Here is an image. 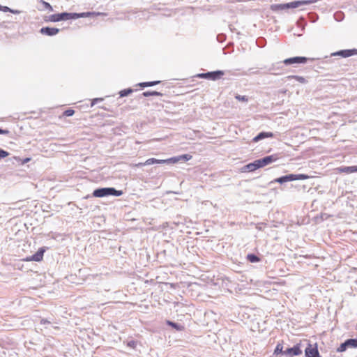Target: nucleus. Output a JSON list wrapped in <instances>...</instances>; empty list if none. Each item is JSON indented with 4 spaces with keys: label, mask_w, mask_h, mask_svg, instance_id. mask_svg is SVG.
I'll list each match as a JSON object with an SVG mask.
<instances>
[{
    "label": "nucleus",
    "mask_w": 357,
    "mask_h": 357,
    "mask_svg": "<svg viewBox=\"0 0 357 357\" xmlns=\"http://www.w3.org/2000/svg\"><path fill=\"white\" fill-rule=\"evenodd\" d=\"M95 15L93 12H84V13H68L63 12L60 13L52 14L48 16L47 21L57 22L61 21H67L70 20H77L81 17H91Z\"/></svg>",
    "instance_id": "f257e3e1"
},
{
    "label": "nucleus",
    "mask_w": 357,
    "mask_h": 357,
    "mask_svg": "<svg viewBox=\"0 0 357 357\" xmlns=\"http://www.w3.org/2000/svg\"><path fill=\"white\" fill-rule=\"evenodd\" d=\"M317 1V0H300L285 3L272 4L271 6V10L273 12H278L284 10L296 8L301 6L309 5Z\"/></svg>",
    "instance_id": "f03ea898"
},
{
    "label": "nucleus",
    "mask_w": 357,
    "mask_h": 357,
    "mask_svg": "<svg viewBox=\"0 0 357 357\" xmlns=\"http://www.w3.org/2000/svg\"><path fill=\"white\" fill-rule=\"evenodd\" d=\"M122 190H116L113 187H105L96 188L93 191L92 197H105L108 196L119 197L123 195Z\"/></svg>",
    "instance_id": "7ed1b4c3"
},
{
    "label": "nucleus",
    "mask_w": 357,
    "mask_h": 357,
    "mask_svg": "<svg viewBox=\"0 0 357 357\" xmlns=\"http://www.w3.org/2000/svg\"><path fill=\"white\" fill-rule=\"evenodd\" d=\"M310 176L307 174H289L287 175L282 176L279 178H277L274 179L273 181L270 182V184L273 183H279L280 184H283L289 181H294L296 180H305L307 178H309Z\"/></svg>",
    "instance_id": "20e7f679"
},
{
    "label": "nucleus",
    "mask_w": 357,
    "mask_h": 357,
    "mask_svg": "<svg viewBox=\"0 0 357 357\" xmlns=\"http://www.w3.org/2000/svg\"><path fill=\"white\" fill-rule=\"evenodd\" d=\"M224 75L225 72L223 70H218L215 71L199 73L197 75V77L199 78L215 81L220 79Z\"/></svg>",
    "instance_id": "39448f33"
},
{
    "label": "nucleus",
    "mask_w": 357,
    "mask_h": 357,
    "mask_svg": "<svg viewBox=\"0 0 357 357\" xmlns=\"http://www.w3.org/2000/svg\"><path fill=\"white\" fill-rule=\"evenodd\" d=\"M278 158H279L277 154H273L257 159L256 161L258 168L259 169L275 162Z\"/></svg>",
    "instance_id": "423d86ee"
},
{
    "label": "nucleus",
    "mask_w": 357,
    "mask_h": 357,
    "mask_svg": "<svg viewBox=\"0 0 357 357\" xmlns=\"http://www.w3.org/2000/svg\"><path fill=\"white\" fill-rule=\"evenodd\" d=\"M305 357H321L317 349V344L312 347L310 343H308L307 347L305 349Z\"/></svg>",
    "instance_id": "0eeeda50"
},
{
    "label": "nucleus",
    "mask_w": 357,
    "mask_h": 357,
    "mask_svg": "<svg viewBox=\"0 0 357 357\" xmlns=\"http://www.w3.org/2000/svg\"><path fill=\"white\" fill-rule=\"evenodd\" d=\"M307 58L305 56H294L284 59L282 63L286 66L293 65L296 63H305Z\"/></svg>",
    "instance_id": "6e6552de"
},
{
    "label": "nucleus",
    "mask_w": 357,
    "mask_h": 357,
    "mask_svg": "<svg viewBox=\"0 0 357 357\" xmlns=\"http://www.w3.org/2000/svg\"><path fill=\"white\" fill-rule=\"evenodd\" d=\"M301 354H302V350L301 349L300 343H298L294 347L287 348L286 350H284V356H299Z\"/></svg>",
    "instance_id": "1a4fd4ad"
},
{
    "label": "nucleus",
    "mask_w": 357,
    "mask_h": 357,
    "mask_svg": "<svg viewBox=\"0 0 357 357\" xmlns=\"http://www.w3.org/2000/svg\"><path fill=\"white\" fill-rule=\"evenodd\" d=\"M332 56H340L344 58L349 57L353 55H357V49H348V50H342L334 52L331 54Z\"/></svg>",
    "instance_id": "9d476101"
},
{
    "label": "nucleus",
    "mask_w": 357,
    "mask_h": 357,
    "mask_svg": "<svg viewBox=\"0 0 357 357\" xmlns=\"http://www.w3.org/2000/svg\"><path fill=\"white\" fill-rule=\"evenodd\" d=\"M45 248H40L38 251L29 257H27L26 261H40L43 260Z\"/></svg>",
    "instance_id": "9b49d317"
},
{
    "label": "nucleus",
    "mask_w": 357,
    "mask_h": 357,
    "mask_svg": "<svg viewBox=\"0 0 357 357\" xmlns=\"http://www.w3.org/2000/svg\"><path fill=\"white\" fill-rule=\"evenodd\" d=\"M60 29L56 27L44 26L40 30V33L48 36H53L59 32Z\"/></svg>",
    "instance_id": "f8f14e48"
},
{
    "label": "nucleus",
    "mask_w": 357,
    "mask_h": 357,
    "mask_svg": "<svg viewBox=\"0 0 357 357\" xmlns=\"http://www.w3.org/2000/svg\"><path fill=\"white\" fill-rule=\"evenodd\" d=\"M258 166H257V161L256 160L252 162H250L245 165H244L242 168H241V172H254L257 169H258Z\"/></svg>",
    "instance_id": "ddd939ff"
},
{
    "label": "nucleus",
    "mask_w": 357,
    "mask_h": 357,
    "mask_svg": "<svg viewBox=\"0 0 357 357\" xmlns=\"http://www.w3.org/2000/svg\"><path fill=\"white\" fill-rule=\"evenodd\" d=\"M273 133L271 132H261L258 135H257L253 139L252 141L254 142H257L261 139H264L267 137H273Z\"/></svg>",
    "instance_id": "4468645a"
},
{
    "label": "nucleus",
    "mask_w": 357,
    "mask_h": 357,
    "mask_svg": "<svg viewBox=\"0 0 357 357\" xmlns=\"http://www.w3.org/2000/svg\"><path fill=\"white\" fill-rule=\"evenodd\" d=\"M171 159H172L171 160L172 162V164H174V163H176L181 160L182 161H188L190 160L191 158H192V155H190V154H183V155H178V156H176V157H172V158H170Z\"/></svg>",
    "instance_id": "2eb2a0df"
},
{
    "label": "nucleus",
    "mask_w": 357,
    "mask_h": 357,
    "mask_svg": "<svg viewBox=\"0 0 357 357\" xmlns=\"http://www.w3.org/2000/svg\"><path fill=\"white\" fill-rule=\"evenodd\" d=\"M340 172L345 174H351L357 172V166H345L338 168Z\"/></svg>",
    "instance_id": "dca6fc26"
},
{
    "label": "nucleus",
    "mask_w": 357,
    "mask_h": 357,
    "mask_svg": "<svg viewBox=\"0 0 357 357\" xmlns=\"http://www.w3.org/2000/svg\"><path fill=\"white\" fill-rule=\"evenodd\" d=\"M273 354L278 355H284V351L283 350V344L282 342H278L274 349Z\"/></svg>",
    "instance_id": "f3484780"
},
{
    "label": "nucleus",
    "mask_w": 357,
    "mask_h": 357,
    "mask_svg": "<svg viewBox=\"0 0 357 357\" xmlns=\"http://www.w3.org/2000/svg\"><path fill=\"white\" fill-rule=\"evenodd\" d=\"M167 324L168 326L172 327L173 328H174L177 331H182L184 329V326H182L181 324L176 323V322H174V321H169V320L167 321Z\"/></svg>",
    "instance_id": "a211bd4d"
},
{
    "label": "nucleus",
    "mask_w": 357,
    "mask_h": 357,
    "mask_svg": "<svg viewBox=\"0 0 357 357\" xmlns=\"http://www.w3.org/2000/svg\"><path fill=\"white\" fill-rule=\"evenodd\" d=\"M246 258L250 263H257L261 261V259L254 253L248 254Z\"/></svg>",
    "instance_id": "6ab92c4d"
},
{
    "label": "nucleus",
    "mask_w": 357,
    "mask_h": 357,
    "mask_svg": "<svg viewBox=\"0 0 357 357\" xmlns=\"http://www.w3.org/2000/svg\"><path fill=\"white\" fill-rule=\"evenodd\" d=\"M142 96L144 97H149V96H162V93L161 92L152 91H144L142 93Z\"/></svg>",
    "instance_id": "aec40b11"
},
{
    "label": "nucleus",
    "mask_w": 357,
    "mask_h": 357,
    "mask_svg": "<svg viewBox=\"0 0 357 357\" xmlns=\"http://www.w3.org/2000/svg\"><path fill=\"white\" fill-rule=\"evenodd\" d=\"M155 162H156V158H151L147 159L144 162L138 163L137 165H136V166L137 167H143V166H146V165H151L155 164Z\"/></svg>",
    "instance_id": "412c9836"
},
{
    "label": "nucleus",
    "mask_w": 357,
    "mask_h": 357,
    "mask_svg": "<svg viewBox=\"0 0 357 357\" xmlns=\"http://www.w3.org/2000/svg\"><path fill=\"white\" fill-rule=\"evenodd\" d=\"M287 78L289 80L292 79H296V81H298V82L302 83V84H305L307 82L305 78L302 76L289 75Z\"/></svg>",
    "instance_id": "4be33fe9"
},
{
    "label": "nucleus",
    "mask_w": 357,
    "mask_h": 357,
    "mask_svg": "<svg viewBox=\"0 0 357 357\" xmlns=\"http://www.w3.org/2000/svg\"><path fill=\"white\" fill-rule=\"evenodd\" d=\"M349 347L348 341L346 340L344 342L341 343L339 347L337 349V352H344Z\"/></svg>",
    "instance_id": "5701e85b"
},
{
    "label": "nucleus",
    "mask_w": 357,
    "mask_h": 357,
    "mask_svg": "<svg viewBox=\"0 0 357 357\" xmlns=\"http://www.w3.org/2000/svg\"><path fill=\"white\" fill-rule=\"evenodd\" d=\"M133 92V90L131 88L125 89L119 91L120 97H126L129 96Z\"/></svg>",
    "instance_id": "b1692460"
},
{
    "label": "nucleus",
    "mask_w": 357,
    "mask_h": 357,
    "mask_svg": "<svg viewBox=\"0 0 357 357\" xmlns=\"http://www.w3.org/2000/svg\"><path fill=\"white\" fill-rule=\"evenodd\" d=\"M347 341L350 348H357V337L347 339Z\"/></svg>",
    "instance_id": "393cba45"
},
{
    "label": "nucleus",
    "mask_w": 357,
    "mask_h": 357,
    "mask_svg": "<svg viewBox=\"0 0 357 357\" xmlns=\"http://www.w3.org/2000/svg\"><path fill=\"white\" fill-rule=\"evenodd\" d=\"M172 159L171 158H168V159H166V160H159V159H156V162H155V164H160V165H171L172 164Z\"/></svg>",
    "instance_id": "a878e982"
},
{
    "label": "nucleus",
    "mask_w": 357,
    "mask_h": 357,
    "mask_svg": "<svg viewBox=\"0 0 357 357\" xmlns=\"http://www.w3.org/2000/svg\"><path fill=\"white\" fill-rule=\"evenodd\" d=\"M235 98L237 100H238V101H243V102H248V98L246 96H241V95H239V94H236L235 96Z\"/></svg>",
    "instance_id": "bb28decb"
},
{
    "label": "nucleus",
    "mask_w": 357,
    "mask_h": 357,
    "mask_svg": "<svg viewBox=\"0 0 357 357\" xmlns=\"http://www.w3.org/2000/svg\"><path fill=\"white\" fill-rule=\"evenodd\" d=\"M342 15H343V13L342 12H337L334 14V17L336 21L340 22L343 19Z\"/></svg>",
    "instance_id": "cd10ccee"
},
{
    "label": "nucleus",
    "mask_w": 357,
    "mask_h": 357,
    "mask_svg": "<svg viewBox=\"0 0 357 357\" xmlns=\"http://www.w3.org/2000/svg\"><path fill=\"white\" fill-rule=\"evenodd\" d=\"M9 155V153L2 149H0V160Z\"/></svg>",
    "instance_id": "c85d7f7f"
},
{
    "label": "nucleus",
    "mask_w": 357,
    "mask_h": 357,
    "mask_svg": "<svg viewBox=\"0 0 357 357\" xmlns=\"http://www.w3.org/2000/svg\"><path fill=\"white\" fill-rule=\"evenodd\" d=\"M75 114V111L72 109H68L64 111L63 115L66 116H71Z\"/></svg>",
    "instance_id": "c756f323"
},
{
    "label": "nucleus",
    "mask_w": 357,
    "mask_h": 357,
    "mask_svg": "<svg viewBox=\"0 0 357 357\" xmlns=\"http://www.w3.org/2000/svg\"><path fill=\"white\" fill-rule=\"evenodd\" d=\"M103 100L102 98H96L91 100V107L94 106L96 103L99 102H102Z\"/></svg>",
    "instance_id": "7c9ffc66"
},
{
    "label": "nucleus",
    "mask_w": 357,
    "mask_h": 357,
    "mask_svg": "<svg viewBox=\"0 0 357 357\" xmlns=\"http://www.w3.org/2000/svg\"><path fill=\"white\" fill-rule=\"evenodd\" d=\"M42 2L45 8L48 9L50 11L53 10L52 6L49 3L44 1H42Z\"/></svg>",
    "instance_id": "2f4dec72"
},
{
    "label": "nucleus",
    "mask_w": 357,
    "mask_h": 357,
    "mask_svg": "<svg viewBox=\"0 0 357 357\" xmlns=\"http://www.w3.org/2000/svg\"><path fill=\"white\" fill-rule=\"evenodd\" d=\"M217 40L220 43H222L225 40V34H218L217 36Z\"/></svg>",
    "instance_id": "473e14b6"
},
{
    "label": "nucleus",
    "mask_w": 357,
    "mask_h": 357,
    "mask_svg": "<svg viewBox=\"0 0 357 357\" xmlns=\"http://www.w3.org/2000/svg\"><path fill=\"white\" fill-rule=\"evenodd\" d=\"M160 83V81L146 82L147 86H153Z\"/></svg>",
    "instance_id": "72a5a7b5"
},
{
    "label": "nucleus",
    "mask_w": 357,
    "mask_h": 357,
    "mask_svg": "<svg viewBox=\"0 0 357 357\" xmlns=\"http://www.w3.org/2000/svg\"><path fill=\"white\" fill-rule=\"evenodd\" d=\"M136 345H137V342L134 340H131L128 342V346L132 349H135Z\"/></svg>",
    "instance_id": "f704fd0d"
},
{
    "label": "nucleus",
    "mask_w": 357,
    "mask_h": 357,
    "mask_svg": "<svg viewBox=\"0 0 357 357\" xmlns=\"http://www.w3.org/2000/svg\"><path fill=\"white\" fill-rule=\"evenodd\" d=\"M0 10L3 12H8V10H10V8L8 6L0 5Z\"/></svg>",
    "instance_id": "c9c22d12"
},
{
    "label": "nucleus",
    "mask_w": 357,
    "mask_h": 357,
    "mask_svg": "<svg viewBox=\"0 0 357 357\" xmlns=\"http://www.w3.org/2000/svg\"><path fill=\"white\" fill-rule=\"evenodd\" d=\"M9 133V130L0 128V135H7Z\"/></svg>",
    "instance_id": "e433bc0d"
},
{
    "label": "nucleus",
    "mask_w": 357,
    "mask_h": 357,
    "mask_svg": "<svg viewBox=\"0 0 357 357\" xmlns=\"http://www.w3.org/2000/svg\"><path fill=\"white\" fill-rule=\"evenodd\" d=\"M8 12H10V13H13V14H19V13H20V10H14V9H12L10 8V10H8Z\"/></svg>",
    "instance_id": "4c0bfd02"
},
{
    "label": "nucleus",
    "mask_w": 357,
    "mask_h": 357,
    "mask_svg": "<svg viewBox=\"0 0 357 357\" xmlns=\"http://www.w3.org/2000/svg\"><path fill=\"white\" fill-rule=\"evenodd\" d=\"M40 324H50V321H48V320H47V319H42L40 320Z\"/></svg>",
    "instance_id": "58836bf2"
},
{
    "label": "nucleus",
    "mask_w": 357,
    "mask_h": 357,
    "mask_svg": "<svg viewBox=\"0 0 357 357\" xmlns=\"http://www.w3.org/2000/svg\"><path fill=\"white\" fill-rule=\"evenodd\" d=\"M138 85L140 86V87H147V84H146V82H141L139 84H138Z\"/></svg>",
    "instance_id": "ea45409f"
},
{
    "label": "nucleus",
    "mask_w": 357,
    "mask_h": 357,
    "mask_svg": "<svg viewBox=\"0 0 357 357\" xmlns=\"http://www.w3.org/2000/svg\"><path fill=\"white\" fill-rule=\"evenodd\" d=\"M30 160H31V158H24V159L23 160V161H22V164H25V163H26V162H29Z\"/></svg>",
    "instance_id": "a19ab883"
},
{
    "label": "nucleus",
    "mask_w": 357,
    "mask_h": 357,
    "mask_svg": "<svg viewBox=\"0 0 357 357\" xmlns=\"http://www.w3.org/2000/svg\"><path fill=\"white\" fill-rule=\"evenodd\" d=\"M260 40H264V38L257 39V44L259 47H262V45L259 43Z\"/></svg>",
    "instance_id": "79ce46f5"
},
{
    "label": "nucleus",
    "mask_w": 357,
    "mask_h": 357,
    "mask_svg": "<svg viewBox=\"0 0 357 357\" xmlns=\"http://www.w3.org/2000/svg\"><path fill=\"white\" fill-rule=\"evenodd\" d=\"M273 69H275V66H274V65L273 66V67H272V68H269V70H273Z\"/></svg>",
    "instance_id": "37998d69"
}]
</instances>
